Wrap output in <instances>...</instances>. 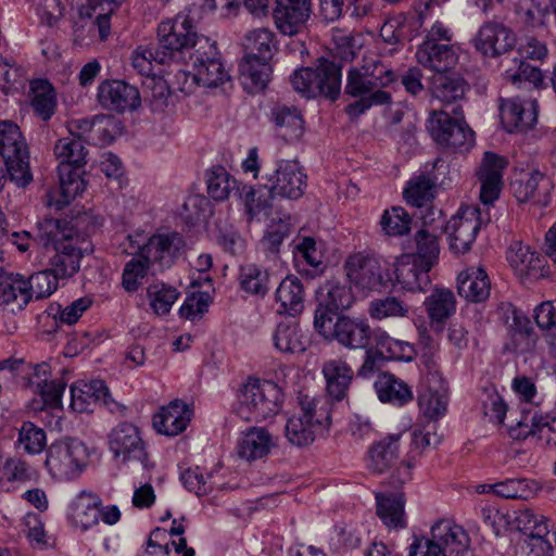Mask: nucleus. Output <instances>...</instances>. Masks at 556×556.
I'll return each mask as SVG.
<instances>
[{"instance_id": "nucleus-1", "label": "nucleus", "mask_w": 556, "mask_h": 556, "mask_svg": "<svg viewBox=\"0 0 556 556\" xmlns=\"http://www.w3.org/2000/svg\"><path fill=\"white\" fill-rule=\"evenodd\" d=\"M36 240L43 247L46 266L59 279H68L78 273L85 239L67 220L47 218L38 224Z\"/></svg>"}, {"instance_id": "nucleus-2", "label": "nucleus", "mask_w": 556, "mask_h": 556, "mask_svg": "<svg viewBox=\"0 0 556 556\" xmlns=\"http://www.w3.org/2000/svg\"><path fill=\"white\" fill-rule=\"evenodd\" d=\"M396 75L377 55L365 56L359 66H352L346 73L344 93L356 101L346 105L345 112L357 118L372 106L391 102V93L383 88L395 81Z\"/></svg>"}, {"instance_id": "nucleus-3", "label": "nucleus", "mask_w": 556, "mask_h": 556, "mask_svg": "<svg viewBox=\"0 0 556 556\" xmlns=\"http://www.w3.org/2000/svg\"><path fill=\"white\" fill-rule=\"evenodd\" d=\"M87 153L88 150L80 138L64 137L56 141L54 144V155L59 161L60 199H51L50 205L61 210L72 199L85 191L86 185L81 175L83 168L87 163Z\"/></svg>"}, {"instance_id": "nucleus-4", "label": "nucleus", "mask_w": 556, "mask_h": 556, "mask_svg": "<svg viewBox=\"0 0 556 556\" xmlns=\"http://www.w3.org/2000/svg\"><path fill=\"white\" fill-rule=\"evenodd\" d=\"M282 389L271 380L249 378L241 389L239 415L249 421H262L276 416L283 404Z\"/></svg>"}, {"instance_id": "nucleus-5", "label": "nucleus", "mask_w": 556, "mask_h": 556, "mask_svg": "<svg viewBox=\"0 0 556 556\" xmlns=\"http://www.w3.org/2000/svg\"><path fill=\"white\" fill-rule=\"evenodd\" d=\"M343 269L349 282L361 292H381L393 285L388 263L370 252L350 254Z\"/></svg>"}, {"instance_id": "nucleus-6", "label": "nucleus", "mask_w": 556, "mask_h": 556, "mask_svg": "<svg viewBox=\"0 0 556 556\" xmlns=\"http://www.w3.org/2000/svg\"><path fill=\"white\" fill-rule=\"evenodd\" d=\"M314 327L325 338L354 350L368 349L377 331L365 318L339 315L333 321L326 311H315Z\"/></svg>"}, {"instance_id": "nucleus-7", "label": "nucleus", "mask_w": 556, "mask_h": 556, "mask_svg": "<svg viewBox=\"0 0 556 556\" xmlns=\"http://www.w3.org/2000/svg\"><path fill=\"white\" fill-rule=\"evenodd\" d=\"M342 67L329 60H319L315 67L295 71L290 80L295 91L303 97L316 98L324 96L331 101L341 93Z\"/></svg>"}, {"instance_id": "nucleus-8", "label": "nucleus", "mask_w": 556, "mask_h": 556, "mask_svg": "<svg viewBox=\"0 0 556 556\" xmlns=\"http://www.w3.org/2000/svg\"><path fill=\"white\" fill-rule=\"evenodd\" d=\"M200 38L193 30L192 20L188 14L179 13L172 20L160 23L157 27V46L166 52L169 61L185 63L195 50Z\"/></svg>"}, {"instance_id": "nucleus-9", "label": "nucleus", "mask_w": 556, "mask_h": 556, "mask_svg": "<svg viewBox=\"0 0 556 556\" xmlns=\"http://www.w3.org/2000/svg\"><path fill=\"white\" fill-rule=\"evenodd\" d=\"M205 181L207 194L215 201H225L232 192L238 193L249 220L269 206L268 200H262V194L256 198V191L252 186L244 185L240 188L238 180L223 166L207 170Z\"/></svg>"}, {"instance_id": "nucleus-10", "label": "nucleus", "mask_w": 556, "mask_h": 556, "mask_svg": "<svg viewBox=\"0 0 556 556\" xmlns=\"http://www.w3.org/2000/svg\"><path fill=\"white\" fill-rule=\"evenodd\" d=\"M87 462V446L77 439H66L48 448L46 466L54 478L72 480L80 475Z\"/></svg>"}, {"instance_id": "nucleus-11", "label": "nucleus", "mask_w": 556, "mask_h": 556, "mask_svg": "<svg viewBox=\"0 0 556 556\" xmlns=\"http://www.w3.org/2000/svg\"><path fill=\"white\" fill-rule=\"evenodd\" d=\"M191 65L192 79L204 87H217L230 79L228 72L220 62L214 41L210 38H200L190 59L185 62Z\"/></svg>"}, {"instance_id": "nucleus-12", "label": "nucleus", "mask_w": 556, "mask_h": 556, "mask_svg": "<svg viewBox=\"0 0 556 556\" xmlns=\"http://www.w3.org/2000/svg\"><path fill=\"white\" fill-rule=\"evenodd\" d=\"M455 117H451L444 111H433L428 118L427 128L441 146L454 149L468 150L473 146L475 132L465 123L464 117H458L459 108L454 109Z\"/></svg>"}, {"instance_id": "nucleus-13", "label": "nucleus", "mask_w": 556, "mask_h": 556, "mask_svg": "<svg viewBox=\"0 0 556 556\" xmlns=\"http://www.w3.org/2000/svg\"><path fill=\"white\" fill-rule=\"evenodd\" d=\"M266 178L265 187L268 189V195L263 199L268 200L269 206L266 208L271 207L270 201L275 197L296 200L304 194L306 174L295 161L279 160L275 170Z\"/></svg>"}, {"instance_id": "nucleus-14", "label": "nucleus", "mask_w": 556, "mask_h": 556, "mask_svg": "<svg viewBox=\"0 0 556 556\" xmlns=\"http://www.w3.org/2000/svg\"><path fill=\"white\" fill-rule=\"evenodd\" d=\"M516 439H528L543 450L556 448V419L540 414L536 409L522 408L521 419L513 430Z\"/></svg>"}, {"instance_id": "nucleus-15", "label": "nucleus", "mask_w": 556, "mask_h": 556, "mask_svg": "<svg viewBox=\"0 0 556 556\" xmlns=\"http://www.w3.org/2000/svg\"><path fill=\"white\" fill-rule=\"evenodd\" d=\"M185 247L178 232L155 233L140 248V256L155 270H163L174 264Z\"/></svg>"}, {"instance_id": "nucleus-16", "label": "nucleus", "mask_w": 556, "mask_h": 556, "mask_svg": "<svg viewBox=\"0 0 556 556\" xmlns=\"http://www.w3.org/2000/svg\"><path fill=\"white\" fill-rule=\"evenodd\" d=\"M110 451L123 463L138 462L146 466L147 452L140 432L129 422L118 424L109 434Z\"/></svg>"}, {"instance_id": "nucleus-17", "label": "nucleus", "mask_w": 556, "mask_h": 556, "mask_svg": "<svg viewBox=\"0 0 556 556\" xmlns=\"http://www.w3.org/2000/svg\"><path fill=\"white\" fill-rule=\"evenodd\" d=\"M479 208L467 206L460 208L445 226V232L450 238V247L457 253L467 252L475 242L480 230L481 222Z\"/></svg>"}, {"instance_id": "nucleus-18", "label": "nucleus", "mask_w": 556, "mask_h": 556, "mask_svg": "<svg viewBox=\"0 0 556 556\" xmlns=\"http://www.w3.org/2000/svg\"><path fill=\"white\" fill-rule=\"evenodd\" d=\"M417 402L420 412L430 420H437L446 413V387L438 372H427L418 387Z\"/></svg>"}, {"instance_id": "nucleus-19", "label": "nucleus", "mask_w": 556, "mask_h": 556, "mask_svg": "<svg viewBox=\"0 0 556 556\" xmlns=\"http://www.w3.org/2000/svg\"><path fill=\"white\" fill-rule=\"evenodd\" d=\"M538 108L536 100L502 99L500 114L503 127L508 132H522L532 128L538 121Z\"/></svg>"}, {"instance_id": "nucleus-20", "label": "nucleus", "mask_w": 556, "mask_h": 556, "mask_svg": "<svg viewBox=\"0 0 556 556\" xmlns=\"http://www.w3.org/2000/svg\"><path fill=\"white\" fill-rule=\"evenodd\" d=\"M516 45L515 34L502 23L486 22L478 30L473 46L485 56L509 52Z\"/></svg>"}, {"instance_id": "nucleus-21", "label": "nucleus", "mask_w": 556, "mask_h": 556, "mask_svg": "<svg viewBox=\"0 0 556 556\" xmlns=\"http://www.w3.org/2000/svg\"><path fill=\"white\" fill-rule=\"evenodd\" d=\"M98 101L109 111L123 113L140 105L138 89L123 80H105L98 87Z\"/></svg>"}, {"instance_id": "nucleus-22", "label": "nucleus", "mask_w": 556, "mask_h": 556, "mask_svg": "<svg viewBox=\"0 0 556 556\" xmlns=\"http://www.w3.org/2000/svg\"><path fill=\"white\" fill-rule=\"evenodd\" d=\"M312 14V0H276L274 18L281 34H299Z\"/></svg>"}, {"instance_id": "nucleus-23", "label": "nucleus", "mask_w": 556, "mask_h": 556, "mask_svg": "<svg viewBox=\"0 0 556 556\" xmlns=\"http://www.w3.org/2000/svg\"><path fill=\"white\" fill-rule=\"evenodd\" d=\"M394 266V282L403 290L424 292L430 286V262H422L412 255H403Z\"/></svg>"}, {"instance_id": "nucleus-24", "label": "nucleus", "mask_w": 556, "mask_h": 556, "mask_svg": "<svg viewBox=\"0 0 556 556\" xmlns=\"http://www.w3.org/2000/svg\"><path fill=\"white\" fill-rule=\"evenodd\" d=\"M450 556H470V539L465 529L451 520H439L431 527V538Z\"/></svg>"}, {"instance_id": "nucleus-25", "label": "nucleus", "mask_w": 556, "mask_h": 556, "mask_svg": "<svg viewBox=\"0 0 556 556\" xmlns=\"http://www.w3.org/2000/svg\"><path fill=\"white\" fill-rule=\"evenodd\" d=\"M513 192L519 202L533 201L546 206L549 203L553 184L551 179L539 170L521 174L513 184Z\"/></svg>"}, {"instance_id": "nucleus-26", "label": "nucleus", "mask_w": 556, "mask_h": 556, "mask_svg": "<svg viewBox=\"0 0 556 556\" xmlns=\"http://www.w3.org/2000/svg\"><path fill=\"white\" fill-rule=\"evenodd\" d=\"M26 277L7 273L0 260V306L11 313L23 311L30 302Z\"/></svg>"}, {"instance_id": "nucleus-27", "label": "nucleus", "mask_w": 556, "mask_h": 556, "mask_svg": "<svg viewBox=\"0 0 556 556\" xmlns=\"http://www.w3.org/2000/svg\"><path fill=\"white\" fill-rule=\"evenodd\" d=\"M424 41L417 49L416 59L420 65L437 74H445L457 63V53L451 43Z\"/></svg>"}, {"instance_id": "nucleus-28", "label": "nucleus", "mask_w": 556, "mask_h": 556, "mask_svg": "<svg viewBox=\"0 0 556 556\" xmlns=\"http://www.w3.org/2000/svg\"><path fill=\"white\" fill-rule=\"evenodd\" d=\"M192 410L180 400H174L153 417V426L159 433L175 437L186 430L191 420Z\"/></svg>"}, {"instance_id": "nucleus-29", "label": "nucleus", "mask_w": 556, "mask_h": 556, "mask_svg": "<svg viewBox=\"0 0 556 556\" xmlns=\"http://www.w3.org/2000/svg\"><path fill=\"white\" fill-rule=\"evenodd\" d=\"M274 446V438L267 429L251 427L238 439L237 454L247 462H253L266 457Z\"/></svg>"}, {"instance_id": "nucleus-30", "label": "nucleus", "mask_w": 556, "mask_h": 556, "mask_svg": "<svg viewBox=\"0 0 556 556\" xmlns=\"http://www.w3.org/2000/svg\"><path fill=\"white\" fill-rule=\"evenodd\" d=\"M317 300L316 311H326L328 317L333 320L339 311L349 309L352 306L354 295L351 287L337 280H328L319 287Z\"/></svg>"}, {"instance_id": "nucleus-31", "label": "nucleus", "mask_w": 556, "mask_h": 556, "mask_svg": "<svg viewBox=\"0 0 556 556\" xmlns=\"http://www.w3.org/2000/svg\"><path fill=\"white\" fill-rule=\"evenodd\" d=\"M100 504L101 498L97 494L81 491L70 506V518L73 525L84 532L98 526L101 514Z\"/></svg>"}, {"instance_id": "nucleus-32", "label": "nucleus", "mask_w": 556, "mask_h": 556, "mask_svg": "<svg viewBox=\"0 0 556 556\" xmlns=\"http://www.w3.org/2000/svg\"><path fill=\"white\" fill-rule=\"evenodd\" d=\"M507 261L520 276L530 279L544 276L545 258L521 242L510 244L507 251Z\"/></svg>"}, {"instance_id": "nucleus-33", "label": "nucleus", "mask_w": 556, "mask_h": 556, "mask_svg": "<svg viewBox=\"0 0 556 556\" xmlns=\"http://www.w3.org/2000/svg\"><path fill=\"white\" fill-rule=\"evenodd\" d=\"M327 395L333 401H342L346 394L354 372L342 359H330L323 365Z\"/></svg>"}, {"instance_id": "nucleus-34", "label": "nucleus", "mask_w": 556, "mask_h": 556, "mask_svg": "<svg viewBox=\"0 0 556 556\" xmlns=\"http://www.w3.org/2000/svg\"><path fill=\"white\" fill-rule=\"evenodd\" d=\"M458 294L467 301L480 303L490 295L491 282L483 267H469L458 276Z\"/></svg>"}, {"instance_id": "nucleus-35", "label": "nucleus", "mask_w": 556, "mask_h": 556, "mask_svg": "<svg viewBox=\"0 0 556 556\" xmlns=\"http://www.w3.org/2000/svg\"><path fill=\"white\" fill-rule=\"evenodd\" d=\"M376 502L377 515L389 529L406 528L404 493L380 492L376 494Z\"/></svg>"}, {"instance_id": "nucleus-36", "label": "nucleus", "mask_w": 556, "mask_h": 556, "mask_svg": "<svg viewBox=\"0 0 556 556\" xmlns=\"http://www.w3.org/2000/svg\"><path fill=\"white\" fill-rule=\"evenodd\" d=\"M295 409L300 412V416L305 417L323 431L329 429L332 421L331 403L327 397L300 393Z\"/></svg>"}, {"instance_id": "nucleus-37", "label": "nucleus", "mask_w": 556, "mask_h": 556, "mask_svg": "<svg viewBox=\"0 0 556 556\" xmlns=\"http://www.w3.org/2000/svg\"><path fill=\"white\" fill-rule=\"evenodd\" d=\"M104 394V381H78L71 386L70 407L77 413L93 412Z\"/></svg>"}, {"instance_id": "nucleus-38", "label": "nucleus", "mask_w": 556, "mask_h": 556, "mask_svg": "<svg viewBox=\"0 0 556 556\" xmlns=\"http://www.w3.org/2000/svg\"><path fill=\"white\" fill-rule=\"evenodd\" d=\"M399 434L389 435L371 445L368 451L367 467L371 472L383 473L399 458Z\"/></svg>"}, {"instance_id": "nucleus-39", "label": "nucleus", "mask_w": 556, "mask_h": 556, "mask_svg": "<svg viewBox=\"0 0 556 556\" xmlns=\"http://www.w3.org/2000/svg\"><path fill=\"white\" fill-rule=\"evenodd\" d=\"M378 399L383 403L402 406L413 400L410 388L389 372L380 374L374 383Z\"/></svg>"}, {"instance_id": "nucleus-40", "label": "nucleus", "mask_w": 556, "mask_h": 556, "mask_svg": "<svg viewBox=\"0 0 556 556\" xmlns=\"http://www.w3.org/2000/svg\"><path fill=\"white\" fill-rule=\"evenodd\" d=\"M280 308L295 316L304 308L305 290L302 280L296 276H287L278 286L275 294Z\"/></svg>"}, {"instance_id": "nucleus-41", "label": "nucleus", "mask_w": 556, "mask_h": 556, "mask_svg": "<svg viewBox=\"0 0 556 556\" xmlns=\"http://www.w3.org/2000/svg\"><path fill=\"white\" fill-rule=\"evenodd\" d=\"M240 79L250 93L264 90L269 81L270 66L268 61L244 56L239 64Z\"/></svg>"}, {"instance_id": "nucleus-42", "label": "nucleus", "mask_w": 556, "mask_h": 556, "mask_svg": "<svg viewBox=\"0 0 556 556\" xmlns=\"http://www.w3.org/2000/svg\"><path fill=\"white\" fill-rule=\"evenodd\" d=\"M30 106L35 114L48 122L55 113L56 97L53 86L45 79H35L30 83Z\"/></svg>"}, {"instance_id": "nucleus-43", "label": "nucleus", "mask_w": 556, "mask_h": 556, "mask_svg": "<svg viewBox=\"0 0 556 556\" xmlns=\"http://www.w3.org/2000/svg\"><path fill=\"white\" fill-rule=\"evenodd\" d=\"M271 117L283 139L298 140L303 135L304 121L295 108L277 104L271 110Z\"/></svg>"}, {"instance_id": "nucleus-44", "label": "nucleus", "mask_w": 556, "mask_h": 556, "mask_svg": "<svg viewBox=\"0 0 556 556\" xmlns=\"http://www.w3.org/2000/svg\"><path fill=\"white\" fill-rule=\"evenodd\" d=\"M372 341L376 354L383 359L409 362L415 355L414 346L410 343L393 339L384 331L377 330Z\"/></svg>"}, {"instance_id": "nucleus-45", "label": "nucleus", "mask_w": 556, "mask_h": 556, "mask_svg": "<svg viewBox=\"0 0 556 556\" xmlns=\"http://www.w3.org/2000/svg\"><path fill=\"white\" fill-rule=\"evenodd\" d=\"M273 340L276 349L283 353H301L307 345V339L296 323H280Z\"/></svg>"}, {"instance_id": "nucleus-46", "label": "nucleus", "mask_w": 556, "mask_h": 556, "mask_svg": "<svg viewBox=\"0 0 556 556\" xmlns=\"http://www.w3.org/2000/svg\"><path fill=\"white\" fill-rule=\"evenodd\" d=\"M437 180V177L429 173L410 179L403 192L406 202L416 207L424 206L434 198Z\"/></svg>"}, {"instance_id": "nucleus-47", "label": "nucleus", "mask_w": 556, "mask_h": 556, "mask_svg": "<svg viewBox=\"0 0 556 556\" xmlns=\"http://www.w3.org/2000/svg\"><path fill=\"white\" fill-rule=\"evenodd\" d=\"M286 438L295 446H306L313 443L317 434L324 431L317 428L312 421L300 416V412L294 408V413L286 422Z\"/></svg>"}, {"instance_id": "nucleus-48", "label": "nucleus", "mask_w": 556, "mask_h": 556, "mask_svg": "<svg viewBox=\"0 0 556 556\" xmlns=\"http://www.w3.org/2000/svg\"><path fill=\"white\" fill-rule=\"evenodd\" d=\"M514 350L518 353L531 352L536 344L538 337L530 319L521 312L513 311V323L509 325Z\"/></svg>"}, {"instance_id": "nucleus-49", "label": "nucleus", "mask_w": 556, "mask_h": 556, "mask_svg": "<svg viewBox=\"0 0 556 556\" xmlns=\"http://www.w3.org/2000/svg\"><path fill=\"white\" fill-rule=\"evenodd\" d=\"M170 62L166 52H163L155 45L139 46L132 51L131 65L138 74L146 76L147 79L155 75L154 64H165Z\"/></svg>"}, {"instance_id": "nucleus-50", "label": "nucleus", "mask_w": 556, "mask_h": 556, "mask_svg": "<svg viewBox=\"0 0 556 556\" xmlns=\"http://www.w3.org/2000/svg\"><path fill=\"white\" fill-rule=\"evenodd\" d=\"M28 152L25 139L16 124L10 121L0 122V156L3 161Z\"/></svg>"}, {"instance_id": "nucleus-51", "label": "nucleus", "mask_w": 556, "mask_h": 556, "mask_svg": "<svg viewBox=\"0 0 556 556\" xmlns=\"http://www.w3.org/2000/svg\"><path fill=\"white\" fill-rule=\"evenodd\" d=\"M425 306L432 321H444L456 311V300L450 289L435 288L425 300Z\"/></svg>"}, {"instance_id": "nucleus-52", "label": "nucleus", "mask_w": 556, "mask_h": 556, "mask_svg": "<svg viewBox=\"0 0 556 556\" xmlns=\"http://www.w3.org/2000/svg\"><path fill=\"white\" fill-rule=\"evenodd\" d=\"M275 34L267 28H256L248 33L243 40L244 56L269 61L275 49Z\"/></svg>"}, {"instance_id": "nucleus-53", "label": "nucleus", "mask_w": 556, "mask_h": 556, "mask_svg": "<svg viewBox=\"0 0 556 556\" xmlns=\"http://www.w3.org/2000/svg\"><path fill=\"white\" fill-rule=\"evenodd\" d=\"M239 282L244 292L253 295L264 296L269 290L268 271L255 264H245L240 267Z\"/></svg>"}, {"instance_id": "nucleus-54", "label": "nucleus", "mask_w": 556, "mask_h": 556, "mask_svg": "<svg viewBox=\"0 0 556 556\" xmlns=\"http://www.w3.org/2000/svg\"><path fill=\"white\" fill-rule=\"evenodd\" d=\"M379 225L381 232L389 237L404 236L409 232L412 218L409 214L401 206H392L384 210Z\"/></svg>"}, {"instance_id": "nucleus-55", "label": "nucleus", "mask_w": 556, "mask_h": 556, "mask_svg": "<svg viewBox=\"0 0 556 556\" xmlns=\"http://www.w3.org/2000/svg\"><path fill=\"white\" fill-rule=\"evenodd\" d=\"M465 81L446 74H435L432 77V93L443 103H452L462 99L465 94Z\"/></svg>"}, {"instance_id": "nucleus-56", "label": "nucleus", "mask_w": 556, "mask_h": 556, "mask_svg": "<svg viewBox=\"0 0 556 556\" xmlns=\"http://www.w3.org/2000/svg\"><path fill=\"white\" fill-rule=\"evenodd\" d=\"M514 66L505 70L504 78L511 85L521 86L522 84L539 88L543 83V76L538 67L529 63L514 59Z\"/></svg>"}, {"instance_id": "nucleus-57", "label": "nucleus", "mask_w": 556, "mask_h": 556, "mask_svg": "<svg viewBox=\"0 0 556 556\" xmlns=\"http://www.w3.org/2000/svg\"><path fill=\"white\" fill-rule=\"evenodd\" d=\"M515 525L519 531L532 539L542 540L549 532L546 518L530 508L520 509L516 513Z\"/></svg>"}, {"instance_id": "nucleus-58", "label": "nucleus", "mask_w": 556, "mask_h": 556, "mask_svg": "<svg viewBox=\"0 0 556 556\" xmlns=\"http://www.w3.org/2000/svg\"><path fill=\"white\" fill-rule=\"evenodd\" d=\"M111 124L112 118L106 115H96L91 119H75L68 124L70 137L80 138L84 142L94 140L93 132L106 131Z\"/></svg>"}, {"instance_id": "nucleus-59", "label": "nucleus", "mask_w": 556, "mask_h": 556, "mask_svg": "<svg viewBox=\"0 0 556 556\" xmlns=\"http://www.w3.org/2000/svg\"><path fill=\"white\" fill-rule=\"evenodd\" d=\"M59 280L47 266L26 278L30 301L50 296L58 289Z\"/></svg>"}, {"instance_id": "nucleus-60", "label": "nucleus", "mask_w": 556, "mask_h": 556, "mask_svg": "<svg viewBox=\"0 0 556 556\" xmlns=\"http://www.w3.org/2000/svg\"><path fill=\"white\" fill-rule=\"evenodd\" d=\"M534 319L538 327L547 332L548 344L556 354V302L546 301L538 305Z\"/></svg>"}, {"instance_id": "nucleus-61", "label": "nucleus", "mask_w": 556, "mask_h": 556, "mask_svg": "<svg viewBox=\"0 0 556 556\" xmlns=\"http://www.w3.org/2000/svg\"><path fill=\"white\" fill-rule=\"evenodd\" d=\"M178 295L179 293L175 288L165 285H153L148 288L150 306L156 315L167 314Z\"/></svg>"}, {"instance_id": "nucleus-62", "label": "nucleus", "mask_w": 556, "mask_h": 556, "mask_svg": "<svg viewBox=\"0 0 556 556\" xmlns=\"http://www.w3.org/2000/svg\"><path fill=\"white\" fill-rule=\"evenodd\" d=\"M408 306L395 296H386L370 302L369 314L375 319L404 317Z\"/></svg>"}, {"instance_id": "nucleus-63", "label": "nucleus", "mask_w": 556, "mask_h": 556, "mask_svg": "<svg viewBox=\"0 0 556 556\" xmlns=\"http://www.w3.org/2000/svg\"><path fill=\"white\" fill-rule=\"evenodd\" d=\"M151 271L155 274V268H152L140 255L138 258L130 260L123 271V287L128 292L138 290L146 275Z\"/></svg>"}, {"instance_id": "nucleus-64", "label": "nucleus", "mask_w": 556, "mask_h": 556, "mask_svg": "<svg viewBox=\"0 0 556 556\" xmlns=\"http://www.w3.org/2000/svg\"><path fill=\"white\" fill-rule=\"evenodd\" d=\"M415 241L417 253L413 256L422 260V262H430L432 267L440 251L437 233L427 228H421L416 232Z\"/></svg>"}]
</instances>
